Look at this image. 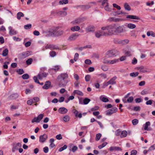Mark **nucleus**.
<instances>
[{
  "instance_id": "ddd939ff",
  "label": "nucleus",
  "mask_w": 155,
  "mask_h": 155,
  "mask_svg": "<svg viewBox=\"0 0 155 155\" xmlns=\"http://www.w3.org/2000/svg\"><path fill=\"white\" fill-rule=\"evenodd\" d=\"M19 95L17 93H15L12 94L8 97V100H12L17 98Z\"/></svg>"
},
{
  "instance_id": "de8ad7c7",
  "label": "nucleus",
  "mask_w": 155,
  "mask_h": 155,
  "mask_svg": "<svg viewBox=\"0 0 155 155\" xmlns=\"http://www.w3.org/2000/svg\"><path fill=\"white\" fill-rule=\"evenodd\" d=\"M140 108L139 106L134 107L133 108L131 109L132 110H134L135 111H139L140 110Z\"/></svg>"
},
{
  "instance_id": "f257e3e1",
  "label": "nucleus",
  "mask_w": 155,
  "mask_h": 155,
  "mask_svg": "<svg viewBox=\"0 0 155 155\" xmlns=\"http://www.w3.org/2000/svg\"><path fill=\"white\" fill-rule=\"evenodd\" d=\"M115 24L110 25L109 26L103 27L101 28V29L103 30H107V32H106L107 34V35H111L114 34H115Z\"/></svg>"
},
{
  "instance_id": "052dcab7",
  "label": "nucleus",
  "mask_w": 155,
  "mask_h": 155,
  "mask_svg": "<svg viewBox=\"0 0 155 155\" xmlns=\"http://www.w3.org/2000/svg\"><path fill=\"white\" fill-rule=\"evenodd\" d=\"M90 76L89 75H87L85 76V80L87 82H88L90 80Z\"/></svg>"
},
{
  "instance_id": "4c0bfd02",
  "label": "nucleus",
  "mask_w": 155,
  "mask_h": 155,
  "mask_svg": "<svg viewBox=\"0 0 155 155\" xmlns=\"http://www.w3.org/2000/svg\"><path fill=\"white\" fill-rule=\"evenodd\" d=\"M124 7L125 10L127 11H130L131 10V8L129 5L127 3H125L124 4Z\"/></svg>"
},
{
  "instance_id": "20e7f679",
  "label": "nucleus",
  "mask_w": 155,
  "mask_h": 155,
  "mask_svg": "<svg viewBox=\"0 0 155 155\" xmlns=\"http://www.w3.org/2000/svg\"><path fill=\"white\" fill-rule=\"evenodd\" d=\"M44 117V115L43 114H41L39 115L37 117H35L33 119L31 120L32 123L36 122L38 123L40 122V121Z\"/></svg>"
},
{
  "instance_id": "aec40b11",
  "label": "nucleus",
  "mask_w": 155,
  "mask_h": 155,
  "mask_svg": "<svg viewBox=\"0 0 155 155\" xmlns=\"http://www.w3.org/2000/svg\"><path fill=\"white\" fill-rule=\"evenodd\" d=\"M51 86V82L49 81H47L43 87V88L45 89H48Z\"/></svg>"
},
{
  "instance_id": "423d86ee",
  "label": "nucleus",
  "mask_w": 155,
  "mask_h": 155,
  "mask_svg": "<svg viewBox=\"0 0 155 155\" xmlns=\"http://www.w3.org/2000/svg\"><path fill=\"white\" fill-rule=\"evenodd\" d=\"M30 54V53L29 51H26L20 53L18 54V56L21 58H25L29 56Z\"/></svg>"
},
{
  "instance_id": "4d7b16f0",
  "label": "nucleus",
  "mask_w": 155,
  "mask_h": 155,
  "mask_svg": "<svg viewBox=\"0 0 155 155\" xmlns=\"http://www.w3.org/2000/svg\"><path fill=\"white\" fill-rule=\"evenodd\" d=\"M107 142L104 143H102V144L99 145L98 147L100 149H101L104 147L107 144Z\"/></svg>"
},
{
  "instance_id": "72a5a7b5",
  "label": "nucleus",
  "mask_w": 155,
  "mask_h": 155,
  "mask_svg": "<svg viewBox=\"0 0 155 155\" xmlns=\"http://www.w3.org/2000/svg\"><path fill=\"white\" fill-rule=\"evenodd\" d=\"M150 123L149 121L147 122L146 123L145 126L144 127V129L145 130L148 131L149 130L148 127L150 125Z\"/></svg>"
},
{
  "instance_id": "79ce46f5",
  "label": "nucleus",
  "mask_w": 155,
  "mask_h": 155,
  "mask_svg": "<svg viewBox=\"0 0 155 155\" xmlns=\"http://www.w3.org/2000/svg\"><path fill=\"white\" fill-rule=\"evenodd\" d=\"M67 147V146L66 145H64L63 147H60L58 150V151L61 152L66 149Z\"/></svg>"
},
{
  "instance_id": "b1692460",
  "label": "nucleus",
  "mask_w": 155,
  "mask_h": 155,
  "mask_svg": "<svg viewBox=\"0 0 155 155\" xmlns=\"http://www.w3.org/2000/svg\"><path fill=\"white\" fill-rule=\"evenodd\" d=\"M117 78L116 76H114L111 78L109 81L108 82L110 83V84H116V82L114 81L117 79Z\"/></svg>"
},
{
  "instance_id": "6e6552de",
  "label": "nucleus",
  "mask_w": 155,
  "mask_h": 155,
  "mask_svg": "<svg viewBox=\"0 0 155 155\" xmlns=\"http://www.w3.org/2000/svg\"><path fill=\"white\" fill-rule=\"evenodd\" d=\"M80 35V34H78L77 33L73 34L71 35L68 38V40L69 41H72L75 40Z\"/></svg>"
},
{
  "instance_id": "5fc2aeb1",
  "label": "nucleus",
  "mask_w": 155,
  "mask_h": 155,
  "mask_svg": "<svg viewBox=\"0 0 155 155\" xmlns=\"http://www.w3.org/2000/svg\"><path fill=\"white\" fill-rule=\"evenodd\" d=\"M134 100V98L132 96L130 97L127 100V103H131Z\"/></svg>"
},
{
  "instance_id": "f03ea898",
  "label": "nucleus",
  "mask_w": 155,
  "mask_h": 155,
  "mask_svg": "<svg viewBox=\"0 0 155 155\" xmlns=\"http://www.w3.org/2000/svg\"><path fill=\"white\" fill-rule=\"evenodd\" d=\"M68 77V74L65 73H62L58 76V79L60 81V82L58 83V86L59 87H64L66 86L67 83H63L61 81H64L67 79Z\"/></svg>"
},
{
  "instance_id": "39448f33",
  "label": "nucleus",
  "mask_w": 155,
  "mask_h": 155,
  "mask_svg": "<svg viewBox=\"0 0 155 155\" xmlns=\"http://www.w3.org/2000/svg\"><path fill=\"white\" fill-rule=\"evenodd\" d=\"M95 34L96 37L97 38H100L102 36H106L107 35L105 32L101 31H97Z\"/></svg>"
},
{
  "instance_id": "0eeeda50",
  "label": "nucleus",
  "mask_w": 155,
  "mask_h": 155,
  "mask_svg": "<svg viewBox=\"0 0 155 155\" xmlns=\"http://www.w3.org/2000/svg\"><path fill=\"white\" fill-rule=\"evenodd\" d=\"M48 136L47 135L45 134H44L43 135L40 136L39 137V141L41 143H44L46 140L47 139Z\"/></svg>"
},
{
  "instance_id": "6ab92c4d",
  "label": "nucleus",
  "mask_w": 155,
  "mask_h": 155,
  "mask_svg": "<svg viewBox=\"0 0 155 155\" xmlns=\"http://www.w3.org/2000/svg\"><path fill=\"white\" fill-rule=\"evenodd\" d=\"M67 15V12L64 11H58V15L62 17L65 16Z\"/></svg>"
},
{
  "instance_id": "f704fd0d",
  "label": "nucleus",
  "mask_w": 155,
  "mask_h": 155,
  "mask_svg": "<svg viewBox=\"0 0 155 155\" xmlns=\"http://www.w3.org/2000/svg\"><path fill=\"white\" fill-rule=\"evenodd\" d=\"M79 6L84 10L88 9L91 8V6L89 5H81Z\"/></svg>"
},
{
  "instance_id": "4468645a",
  "label": "nucleus",
  "mask_w": 155,
  "mask_h": 155,
  "mask_svg": "<svg viewBox=\"0 0 155 155\" xmlns=\"http://www.w3.org/2000/svg\"><path fill=\"white\" fill-rule=\"evenodd\" d=\"M45 48L46 49H59V48L56 45H47L45 46Z\"/></svg>"
},
{
  "instance_id": "13d9d810",
  "label": "nucleus",
  "mask_w": 155,
  "mask_h": 155,
  "mask_svg": "<svg viewBox=\"0 0 155 155\" xmlns=\"http://www.w3.org/2000/svg\"><path fill=\"white\" fill-rule=\"evenodd\" d=\"M101 134L100 133H99L96 134V140L98 141L100 139L101 137Z\"/></svg>"
},
{
  "instance_id": "338daca9",
  "label": "nucleus",
  "mask_w": 155,
  "mask_h": 155,
  "mask_svg": "<svg viewBox=\"0 0 155 155\" xmlns=\"http://www.w3.org/2000/svg\"><path fill=\"white\" fill-rule=\"evenodd\" d=\"M21 144L20 143H18L15 144H14L13 147H15L16 148H18V147H21Z\"/></svg>"
},
{
  "instance_id": "bf43d9fd",
  "label": "nucleus",
  "mask_w": 155,
  "mask_h": 155,
  "mask_svg": "<svg viewBox=\"0 0 155 155\" xmlns=\"http://www.w3.org/2000/svg\"><path fill=\"white\" fill-rule=\"evenodd\" d=\"M51 57H53L56 55V54L55 51H51L49 53Z\"/></svg>"
},
{
  "instance_id": "412c9836",
  "label": "nucleus",
  "mask_w": 155,
  "mask_h": 155,
  "mask_svg": "<svg viewBox=\"0 0 155 155\" xmlns=\"http://www.w3.org/2000/svg\"><path fill=\"white\" fill-rule=\"evenodd\" d=\"M75 94H77L80 96H83V93L81 91L78 90H75L73 91L72 94L75 95Z\"/></svg>"
},
{
  "instance_id": "4be33fe9",
  "label": "nucleus",
  "mask_w": 155,
  "mask_h": 155,
  "mask_svg": "<svg viewBox=\"0 0 155 155\" xmlns=\"http://www.w3.org/2000/svg\"><path fill=\"white\" fill-rule=\"evenodd\" d=\"M129 42L128 39H126L124 40H120L118 41V44L122 45H125L129 43Z\"/></svg>"
},
{
  "instance_id": "473e14b6",
  "label": "nucleus",
  "mask_w": 155,
  "mask_h": 155,
  "mask_svg": "<svg viewBox=\"0 0 155 155\" xmlns=\"http://www.w3.org/2000/svg\"><path fill=\"white\" fill-rule=\"evenodd\" d=\"M100 99L104 102H107L109 101L107 97H105L101 96L100 97Z\"/></svg>"
},
{
  "instance_id": "2eb2a0df",
  "label": "nucleus",
  "mask_w": 155,
  "mask_h": 155,
  "mask_svg": "<svg viewBox=\"0 0 155 155\" xmlns=\"http://www.w3.org/2000/svg\"><path fill=\"white\" fill-rule=\"evenodd\" d=\"M109 150L110 151H120L121 150V148L118 147H111L109 149Z\"/></svg>"
},
{
  "instance_id": "dca6fc26",
  "label": "nucleus",
  "mask_w": 155,
  "mask_h": 155,
  "mask_svg": "<svg viewBox=\"0 0 155 155\" xmlns=\"http://www.w3.org/2000/svg\"><path fill=\"white\" fill-rule=\"evenodd\" d=\"M47 74L45 72L42 73H40L38 75V79L40 80H41L43 78H45L47 77Z\"/></svg>"
},
{
  "instance_id": "69168bd1",
  "label": "nucleus",
  "mask_w": 155,
  "mask_h": 155,
  "mask_svg": "<svg viewBox=\"0 0 155 155\" xmlns=\"http://www.w3.org/2000/svg\"><path fill=\"white\" fill-rule=\"evenodd\" d=\"M85 64L90 65L91 64L92 62L91 60L89 59H86L84 61Z\"/></svg>"
},
{
  "instance_id": "0e129e2a",
  "label": "nucleus",
  "mask_w": 155,
  "mask_h": 155,
  "mask_svg": "<svg viewBox=\"0 0 155 155\" xmlns=\"http://www.w3.org/2000/svg\"><path fill=\"white\" fill-rule=\"evenodd\" d=\"M113 7L115 8H116L119 10H120L121 9V8L120 6L117 5L116 4L114 3L113 4Z\"/></svg>"
},
{
  "instance_id": "49530a36",
  "label": "nucleus",
  "mask_w": 155,
  "mask_h": 155,
  "mask_svg": "<svg viewBox=\"0 0 155 155\" xmlns=\"http://www.w3.org/2000/svg\"><path fill=\"white\" fill-rule=\"evenodd\" d=\"M18 74L20 75L24 73V70L22 69H19L16 71Z\"/></svg>"
},
{
  "instance_id": "2f4dec72",
  "label": "nucleus",
  "mask_w": 155,
  "mask_h": 155,
  "mask_svg": "<svg viewBox=\"0 0 155 155\" xmlns=\"http://www.w3.org/2000/svg\"><path fill=\"white\" fill-rule=\"evenodd\" d=\"M127 135V132L126 130L122 131L120 134V137L121 138L124 137H126Z\"/></svg>"
},
{
  "instance_id": "f3484780",
  "label": "nucleus",
  "mask_w": 155,
  "mask_h": 155,
  "mask_svg": "<svg viewBox=\"0 0 155 155\" xmlns=\"http://www.w3.org/2000/svg\"><path fill=\"white\" fill-rule=\"evenodd\" d=\"M126 18H127L137 19L138 20H140V18L139 17L137 16L134 15H128L127 16Z\"/></svg>"
},
{
  "instance_id": "bb28decb",
  "label": "nucleus",
  "mask_w": 155,
  "mask_h": 155,
  "mask_svg": "<svg viewBox=\"0 0 155 155\" xmlns=\"http://www.w3.org/2000/svg\"><path fill=\"white\" fill-rule=\"evenodd\" d=\"M82 20L80 18H78L72 22L73 24H78L81 22Z\"/></svg>"
},
{
  "instance_id": "09e8293b",
  "label": "nucleus",
  "mask_w": 155,
  "mask_h": 155,
  "mask_svg": "<svg viewBox=\"0 0 155 155\" xmlns=\"http://www.w3.org/2000/svg\"><path fill=\"white\" fill-rule=\"evenodd\" d=\"M101 69L104 71H107L108 70V67L105 65H102L101 66Z\"/></svg>"
},
{
  "instance_id": "603ef678",
  "label": "nucleus",
  "mask_w": 155,
  "mask_h": 155,
  "mask_svg": "<svg viewBox=\"0 0 155 155\" xmlns=\"http://www.w3.org/2000/svg\"><path fill=\"white\" fill-rule=\"evenodd\" d=\"M132 123L133 125H136L138 123V120L137 119H135L132 120Z\"/></svg>"
},
{
  "instance_id": "a18cd8bd",
  "label": "nucleus",
  "mask_w": 155,
  "mask_h": 155,
  "mask_svg": "<svg viewBox=\"0 0 155 155\" xmlns=\"http://www.w3.org/2000/svg\"><path fill=\"white\" fill-rule=\"evenodd\" d=\"M31 28V24H28L25 25L24 26V28L25 29L28 30L30 29Z\"/></svg>"
},
{
  "instance_id": "3c124183",
  "label": "nucleus",
  "mask_w": 155,
  "mask_h": 155,
  "mask_svg": "<svg viewBox=\"0 0 155 155\" xmlns=\"http://www.w3.org/2000/svg\"><path fill=\"white\" fill-rule=\"evenodd\" d=\"M94 28V27H89L86 28V30L89 32L93 31H94L93 29Z\"/></svg>"
},
{
  "instance_id": "58836bf2",
  "label": "nucleus",
  "mask_w": 155,
  "mask_h": 155,
  "mask_svg": "<svg viewBox=\"0 0 155 155\" xmlns=\"http://www.w3.org/2000/svg\"><path fill=\"white\" fill-rule=\"evenodd\" d=\"M104 9L107 11L110 12L111 9L109 6V4L108 2H107V5L104 7Z\"/></svg>"
},
{
  "instance_id": "e2e57ef3",
  "label": "nucleus",
  "mask_w": 155,
  "mask_h": 155,
  "mask_svg": "<svg viewBox=\"0 0 155 155\" xmlns=\"http://www.w3.org/2000/svg\"><path fill=\"white\" fill-rule=\"evenodd\" d=\"M79 54L78 53H76L75 54L74 60L75 61H76L78 58Z\"/></svg>"
},
{
  "instance_id": "774afa93",
  "label": "nucleus",
  "mask_w": 155,
  "mask_h": 155,
  "mask_svg": "<svg viewBox=\"0 0 155 155\" xmlns=\"http://www.w3.org/2000/svg\"><path fill=\"white\" fill-rule=\"evenodd\" d=\"M137 151L135 150H133L131 151L130 155H136L137 154Z\"/></svg>"
},
{
  "instance_id": "ea45409f",
  "label": "nucleus",
  "mask_w": 155,
  "mask_h": 155,
  "mask_svg": "<svg viewBox=\"0 0 155 155\" xmlns=\"http://www.w3.org/2000/svg\"><path fill=\"white\" fill-rule=\"evenodd\" d=\"M91 101V100L88 98H85L83 100V103L84 104H87Z\"/></svg>"
},
{
  "instance_id": "6e6d98bb",
  "label": "nucleus",
  "mask_w": 155,
  "mask_h": 155,
  "mask_svg": "<svg viewBox=\"0 0 155 155\" xmlns=\"http://www.w3.org/2000/svg\"><path fill=\"white\" fill-rule=\"evenodd\" d=\"M121 130L120 129L117 130L115 132V134L117 136H120Z\"/></svg>"
},
{
  "instance_id": "e433bc0d",
  "label": "nucleus",
  "mask_w": 155,
  "mask_h": 155,
  "mask_svg": "<svg viewBox=\"0 0 155 155\" xmlns=\"http://www.w3.org/2000/svg\"><path fill=\"white\" fill-rule=\"evenodd\" d=\"M8 50L7 48L5 49L3 51L2 55L3 56H6L8 55Z\"/></svg>"
},
{
  "instance_id": "cd10ccee",
  "label": "nucleus",
  "mask_w": 155,
  "mask_h": 155,
  "mask_svg": "<svg viewBox=\"0 0 155 155\" xmlns=\"http://www.w3.org/2000/svg\"><path fill=\"white\" fill-rule=\"evenodd\" d=\"M110 21H114L117 22L122 21V20L121 19L118 18H111L110 19Z\"/></svg>"
},
{
  "instance_id": "f8f14e48",
  "label": "nucleus",
  "mask_w": 155,
  "mask_h": 155,
  "mask_svg": "<svg viewBox=\"0 0 155 155\" xmlns=\"http://www.w3.org/2000/svg\"><path fill=\"white\" fill-rule=\"evenodd\" d=\"M68 111V109L64 107H62L60 108L58 110V112L59 113L65 114H66Z\"/></svg>"
},
{
  "instance_id": "864d4df0",
  "label": "nucleus",
  "mask_w": 155,
  "mask_h": 155,
  "mask_svg": "<svg viewBox=\"0 0 155 155\" xmlns=\"http://www.w3.org/2000/svg\"><path fill=\"white\" fill-rule=\"evenodd\" d=\"M78 147L76 146H73L71 149H70V150H71L73 152H75L78 149Z\"/></svg>"
},
{
  "instance_id": "7c9ffc66",
  "label": "nucleus",
  "mask_w": 155,
  "mask_h": 155,
  "mask_svg": "<svg viewBox=\"0 0 155 155\" xmlns=\"http://www.w3.org/2000/svg\"><path fill=\"white\" fill-rule=\"evenodd\" d=\"M136 27L135 25L132 23H129L127 25V27L130 29H133L135 28Z\"/></svg>"
},
{
  "instance_id": "9b49d317",
  "label": "nucleus",
  "mask_w": 155,
  "mask_h": 155,
  "mask_svg": "<svg viewBox=\"0 0 155 155\" xmlns=\"http://www.w3.org/2000/svg\"><path fill=\"white\" fill-rule=\"evenodd\" d=\"M51 36H58V29L54 28L51 30L49 31Z\"/></svg>"
},
{
  "instance_id": "393cba45",
  "label": "nucleus",
  "mask_w": 155,
  "mask_h": 155,
  "mask_svg": "<svg viewBox=\"0 0 155 155\" xmlns=\"http://www.w3.org/2000/svg\"><path fill=\"white\" fill-rule=\"evenodd\" d=\"M60 66L59 65H56L53 68H51L50 69L51 71H54L55 72L58 71L60 68Z\"/></svg>"
},
{
  "instance_id": "c9c22d12",
  "label": "nucleus",
  "mask_w": 155,
  "mask_h": 155,
  "mask_svg": "<svg viewBox=\"0 0 155 155\" xmlns=\"http://www.w3.org/2000/svg\"><path fill=\"white\" fill-rule=\"evenodd\" d=\"M119 59H115L113 60H110L109 64H113L118 62Z\"/></svg>"
},
{
  "instance_id": "5701e85b",
  "label": "nucleus",
  "mask_w": 155,
  "mask_h": 155,
  "mask_svg": "<svg viewBox=\"0 0 155 155\" xmlns=\"http://www.w3.org/2000/svg\"><path fill=\"white\" fill-rule=\"evenodd\" d=\"M137 69L139 70L140 71L143 73L147 72L148 71L146 69L144 68V67L143 66L137 67Z\"/></svg>"
},
{
  "instance_id": "a19ab883",
  "label": "nucleus",
  "mask_w": 155,
  "mask_h": 155,
  "mask_svg": "<svg viewBox=\"0 0 155 155\" xmlns=\"http://www.w3.org/2000/svg\"><path fill=\"white\" fill-rule=\"evenodd\" d=\"M139 74V73L138 72H133L130 74V76L133 77H135L137 76Z\"/></svg>"
},
{
  "instance_id": "c756f323",
  "label": "nucleus",
  "mask_w": 155,
  "mask_h": 155,
  "mask_svg": "<svg viewBox=\"0 0 155 155\" xmlns=\"http://www.w3.org/2000/svg\"><path fill=\"white\" fill-rule=\"evenodd\" d=\"M68 2V0H61L59 1V3L60 5H63L67 4Z\"/></svg>"
},
{
  "instance_id": "7ed1b4c3",
  "label": "nucleus",
  "mask_w": 155,
  "mask_h": 155,
  "mask_svg": "<svg viewBox=\"0 0 155 155\" xmlns=\"http://www.w3.org/2000/svg\"><path fill=\"white\" fill-rule=\"evenodd\" d=\"M115 34H120L126 31L124 29V27L123 25L118 26L117 25L115 24Z\"/></svg>"
},
{
  "instance_id": "680f3d73",
  "label": "nucleus",
  "mask_w": 155,
  "mask_h": 155,
  "mask_svg": "<svg viewBox=\"0 0 155 155\" xmlns=\"http://www.w3.org/2000/svg\"><path fill=\"white\" fill-rule=\"evenodd\" d=\"M38 76H35L33 78V79L35 82L37 83H39V81L38 79Z\"/></svg>"
},
{
  "instance_id": "8fccbe9b",
  "label": "nucleus",
  "mask_w": 155,
  "mask_h": 155,
  "mask_svg": "<svg viewBox=\"0 0 155 155\" xmlns=\"http://www.w3.org/2000/svg\"><path fill=\"white\" fill-rule=\"evenodd\" d=\"M63 120L65 122H68L69 120V117L68 115L65 116L63 117Z\"/></svg>"
},
{
  "instance_id": "a878e982",
  "label": "nucleus",
  "mask_w": 155,
  "mask_h": 155,
  "mask_svg": "<svg viewBox=\"0 0 155 155\" xmlns=\"http://www.w3.org/2000/svg\"><path fill=\"white\" fill-rule=\"evenodd\" d=\"M71 30L73 31H78L80 30V27L78 26H74L71 27Z\"/></svg>"
},
{
  "instance_id": "37998d69",
  "label": "nucleus",
  "mask_w": 155,
  "mask_h": 155,
  "mask_svg": "<svg viewBox=\"0 0 155 155\" xmlns=\"http://www.w3.org/2000/svg\"><path fill=\"white\" fill-rule=\"evenodd\" d=\"M33 61V59L31 58L28 59L26 61V63L27 64L29 65L31 64Z\"/></svg>"
},
{
  "instance_id": "c85d7f7f",
  "label": "nucleus",
  "mask_w": 155,
  "mask_h": 155,
  "mask_svg": "<svg viewBox=\"0 0 155 155\" xmlns=\"http://www.w3.org/2000/svg\"><path fill=\"white\" fill-rule=\"evenodd\" d=\"M24 16V14L21 12H18L17 13V17L18 20H20L21 19V17H23Z\"/></svg>"
},
{
  "instance_id": "c03bdc74",
  "label": "nucleus",
  "mask_w": 155,
  "mask_h": 155,
  "mask_svg": "<svg viewBox=\"0 0 155 155\" xmlns=\"http://www.w3.org/2000/svg\"><path fill=\"white\" fill-rule=\"evenodd\" d=\"M29 77V75L27 74H25L23 75L22 78L24 79H28Z\"/></svg>"
},
{
  "instance_id": "1a4fd4ad",
  "label": "nucleus",
  "mask_w": 155,
  "mask_h": 155,
  "mask_svg": "<svg viewBox=\"0 0 155 155\" xmlns=\"http://www.w3.org/2000/svg\"><path fill=\"white\" fill-rule=\"evenodd\" d=\"M116 51L114 50H112L108 51L107 53V54L109 57L115 56Z\"/></svg>"
},
{
  "instance_id": "9d476101",
  "label": "nucleus",
  "mask_w": 155,
  "mask_h": 155,
  "mask_svg": "<svg viewBox=\"0 0 155 155\" xmlns=\"http://www.w3.org/2000/svg\"><path fill=\"white\" fill-rule=\"evenodd\" d=\"M117 110V107H113L112 108L107 110L106 114L107 115H110L116 112Z\"/></svg>"
},
{
  "instance_id": "a211bd4d",
  "label": "nucleus",
  "mask_w": 155,
  "mask_h": 155,
  "mask_svg": "<svg viewBox=\"0 0 155 155\" xmlns=\"http://www.w3.org/2000/svg\"><path fill=\"white\" fill-rule=\"evenodd\" d=\"M8 29L9 30V34L10 35H15L17 34L16 31L14 29H13L11 26L8 27Z\"/></svg>"
}]
</instances>
